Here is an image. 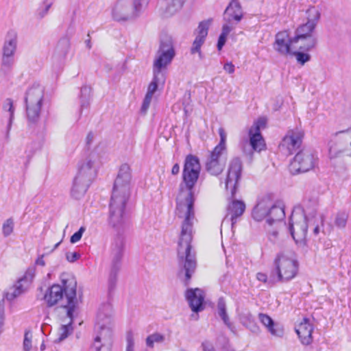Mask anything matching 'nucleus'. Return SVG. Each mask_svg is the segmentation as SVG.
<instances>
[{"label": "nucleus", "instance_id": "2", "mask_svg": "<svg viewBox=\"0 0 351 351\" xmlns=\"http://www.w3.org/2000/svg\"><path fill=\"white\" fill-rule=\"evenodd\" d=\"M132 173L130 166L121 165L114 182L109 203L108 224L118 232L111 245L112 263L108 280V293L110 297L116 289L118 274L125 247V239L121 232L126 226V206L131 194Z\"/></svg>", "mask_w": 351, "mask_h": 351}, {"label": "nucleus", "instance_id": "24", "mask_svg": "<svg viewBox=\"0 0 351 351\" xmlns=\"http://www.w3.org/2000/svg\"><path fill=\"white\" fill-rule=\"evenodd\" d=\"M285 217V210L282 207L269 203L267 219L266 223L271 226L276 222L280 221Z\"/></svg>", "mask_w": 351, "mask_h": 351}, {"label": "nucleus", "instance_id": "13", "mask_svg": "<svg viewBox=\"0 0 351 351\" xmlns=\"http://www.w3.org/2000/svg\"><path fill=\"white\" fill-rule=\"evenodd\" d=\"M297 42L293 40V36L289 37L287 31L279 32L276 34L274 49L280 55L287 56L292 53L291 46L296 48Z\"/></svg>", "mask_w": 351, "mask_h": 351}, {"label": "nucleus", "instance_id": "64", "mask_svg": "<svg viewBox=\"0 0 351 351\" xmlns=\"http://www.w3.org/2000/svg\"><path fill=\"white\" fill-rule=\"evenodd\" d=\"M85 43L86 45V47L88 49L91 48V43H90V38H88L87 40H86Z\"/></svg>", "mask_w": 351, "mask_h": 351}, {"label": "nucleus", "instance_id": "54", "mask_svg": "<svg viewBox=\"0 0 351 351\" xmlns=\"http://www.w3.org/2000/svg\"><path fill=\"white\" fill-rule=\"evenodd\" d=\"M51 6V3H49L48 5H47L45 6V8L44 9L40 10L38 11V14L40 19L43 18L47 14Z\"/></svg>", "mask_w": 351, "mask_h": 351}, {"label": "nucleus", "instance_id": "58", "mask_svg": "<svg viewBox=\"0 0 351 351\" xmlns=\"http://www.w3.org/2000/svg\"><path fill=\"white\" fill-rule=\"evenodd\" d=\"M150 104L147 101H143V104L141 108V112L145 114L149 108Z\"/></svg>", "mask_w": 351, "mask_h": 351}, {"label": "nucleus", "instance_id": "39", "mask_svg": "<svg viewBox=\"0 0 351 351\" xmlns=\"http://www.w3.org/2000/svg\"><path fill=\"white\" fill-rule=\"evenodd\" d=\"M311 50H302L298 49V51H292L290 55H293L295 57L297 62L301 65H304L305 63L310 61L311 56L308 53Z\"/></svg>", "mask_w": 351, "mask_h": 351}, {"label": "nucleus", "instance_id": "44", "mask_svg": "<svg viewBox=\"0 0 351 351\" xmlns=\"http://www.w3.org/2000/svg\"><path fill=\"white\" fill-rule=\"evenodd\" d=\"M256 278L258 280L266 283L270 287L274 286L276 282H278L277 280H271L272 278L271 271H270L269 277H267V276L265 274L259 272L257 274Z\"/></svg>", "mask_w": 351, "mask_h": 351}, {"label": "nucleus", "instance_id": "36", "mask_svg": "<svg viewBox=\"0 0 351 351\" xmlns=\"http://www.w3.org/2000/svg\"><path fill=\"white\" fill-rule=\"evenodd\" d=\"M158 50L176 53L172 38L168 35L162 36Z\"/></svg>", "mask_w": 351, "mask_h": 351}, {"label": "nucleus", "instance_id": "40", "mask_svg": "<svg viewBox=\"0 0 351 351\" xmlns=\"http://www.w3.org/2000/svg\"><path fill=\"white\" fill-rule=\"evenodd\" d=\"M348 214L345 211H340L337 213L335 218V225L340 229L344 228L346 226Z\"/></svg>", "mask_w": 351, "mask_h": 351}, {"label": "nucleus", "instance_id": "37", "mask_svg": "<svg viewBox=\"0 0 351 351\" xmlns=\"http://www.w3.org/2000/svg\"><path fill=\"white\" fill-rule=\"evenodd\" d=\"M306 14L307 16L306 23H309L310 25H313V27H316L321 16L319 10L315 6H311L306 10Z\"/></svg>", "mask_w": 351, "mask_h": 351}, {"label": "nucleus", "instance_id": "10", "mask_svg": "<svg viewBox=\"0 0 351 351\" xmlns=\"http://www.w3.org/2000/svg\"><path fill=\"white\" fill-rule=\"evenodd\" d=\"M317 157L313 151L306 149L300 150L289 165V170L291 174L296 175L307 172L315 165Z\"/></svg>", "mask_w": 351, "mask_h": 351}, {"label": "nucleus", "instance_id": "14", "mask_svg": "<svg viewBox=\"0 0 351 351\" xmlns=\"http://www.w3.org/2000/svg\"><path fill=\"white\" fill-rule=\"evenodd\" d=\"M336 136L341 135V140L343 141L341 148L330 146L329 148V155L330 158L339 157L341 154L348 156H351V129L346 131L342 130L335 133Z\"/></svg>", "mask_w": 351, "mask_h": 351}, {"label": "nucleus", "instance_id": "1", "mask_svg": "<svg viewBox=\"0 0 351 351\" xmlns=\"http://www.w3.org/2000/svg\"><path fill=\"white\" fill-rule=\"evenodd\" d=\"M201 171V165L197 156L189 154L184 160L182 181L179 185V193L185 190L187 195L184 200L176 202V213L179 218H183L182 230L178 243V275L184 277V283L188 286L197 267L195 251H192L193 220L195 219L194 204L195 201L194 187Z\"/></svg>", "mask_w": 351, "mask_h": 351}, {"label": "nucleus", "instance_id": "23", "mask_svg": "<svg viewBox=\"0 0 351 351\" xmlns=\"http://www.w3.org/2000/svg\"><path fill=\"white\" fill-rule=\"evenodd\" d=\"M212 22V19H208L201 21L197 28V35L195 37L193 43H194V49L197 50L199 46H202L206 40L208 35L209 26Z\"/></svg>", "mask_w": 351, "mask_h": 351}, {"label": "nucleus", "instance_id": "43", "mask_svg": "<svg viewBox=\"0 0 351 351\" xmlns=\"http://www.w3.org/2000/svg\"><path fill=\"white\" fill-rule=\"evenodd\" d=\"M32 334L30 330H25L23 343V351H30L32 350Z\"/></svg>", "mask_w": 351, "mask_h": 351}, {"label": "nucleus", "instance_id": "7", "mask_svg": "<svg viewBox=\"0 0 351 351\" xmlns=\"http://www.w3.org/2000/svg\"><path fill=\"white\" fill-rule=\"evenodd\" d=\"M150 0H118L112 10L117 22L134 21L141 16Z\"/></svg>", "mask_w": 351, "mask_h": 351}, {"label": "nucleus", "instance_id": "26", "mask_svg": "<svg viewBox=\"0 0 351 351\" xmlns=\"http://www.w3.org/2000/svg\"><path fill=\"white\" fill-rule=\"evenodd\" d=\"M270 202L268 199L261 200L253 208L252 216L257 221L267 219L268 210Z\"/></svg>", "mask_w": 351, "mask_h": 351}, {"label": "nucleus", "instance_id": "41", "mask_svg": "<svg viewBox=\"0 0 351 351\" xmlns=\"http://www.w3.org/2000/svg\"><path fill=\"white\" fill-rule=\"evenodd\" d=\"M165 336L162 334L155 332L146 338V345L149 348H154V343H162L165 341Z\"/></svg>", "mask_w": 351, "mask_h": 351}, {"label": "nucleus", "instance_id": "38", "mask_svg": "<svg viewBox=\"0 0 351 351\" xmlns=\"http://www.w3.org/2000/svg\"><path fill=\"white\" fill-rule=\"evenodd\" d=\"M217 310L218 314L228 326H230L228 315L226 313V305L225 300L223 298H220L217 302Z\"/></svg>", "mask_w": 351, "mask_h": 351}, {"label": "nucleus", "instance_id": "62", "mask_svg": "<svg viewBox=\"0 0 351 351\" xmlns=\"http://www.w3.org/2000/svg\"><path fill=\"white\" fill-rule=\"evenodd\" d=\"M152 97H153V95H151L149 93H146L145 98L143 99V100L145 101H147V103H149L150 104V103L152 101Z\"/></svg>", "mask_w": 351, "mask_h": 351}, {"label": "nucleus", "instance_id": "8", "mask_svg": "<svg viewBox=\"0 0 351 351\" xmlns=\"http://www.w3.org/2000/svg\"><path fill=\"white\" fill-rule=\"evenodd\" d=\"M299 264L297 260L289 258L282 253L276 255L271 269V280L278 282H287L298 274Z\"/></svg>", "mask_w": 351, "mask_h": 351}, {"label": "nucleus", "instance_id": "28", "mask_svg": "<svg viewBox=\"0 0 351 351\" xmlns=\"http://www.w3.org/2000/svg\"><path fill=\"white\" fill-rule=\"evenodd\" d=\"M92 99V88L89 86L84 85L80 89L79 95L80 99V112L82 113L84 109H88L90 106Z\"/></svg>", "mask_w": 351, "mask_h": 351}, {"label": "nucleus", "instance_id": "6", "mask_svg": "<svg viewBox=\"0 0 351 351\" xmlns=\"http://www.w3.org/2000/svg\"><path fill=\"white\" fill-rule=\"evenodd\" d=\"M45 88L38 83H34L26 91L24 101L29 125L38 123L43 106Z\"/></svg>", "mask_w": 351, "mask_h": 351}, {"label": "nucleus", "instance_id": "55", "mask_svg": "<svg viewBox=\"0 0 351 351\" xmlns=\"http://www.w3.org/2000/svg\"><path fill=\"white\" fill-rule=\"evenodd\" d=\"M231 30L232 27L229 25L224 24L222 27V31L221 34L228 36Z\"/></svg>", "mask_w": 351, "mask_h": 351}, {"label": "nucleus", "instance_id": "33", "mask_svg": "<svg viewBox=\"0 0 351 351\" xmlns=\"http://www.w3.org/2000/svg\"><path fill=\"white\" fill-rule=\"evenodd\" d=\"M15 63L14 57H8L1 56L0 73L4 76L10 75L13 69Z\"/></svg>", "mask_w": 351, "mask_h": 351}, {"label": "nucleus", "instance_id": "42", "mask_svg": "<svg viewBox=\"0 0 351 351\" xmlns=\"http://www.w3.org/2000/svg\"><path fill=\"white\" fill-rule=\"evenodd\" d=\"M14 230V221L12 218H9L3 223L2 232L5 237L10 236Z\"/></svg>", "mask_w": 351, "mask_h": 351}, {"label": "nucleus", "instance_id": "35", "mask_svg": "<svg viewBox=\"0 0 351 351\" xmlns=\"http://www.w3.org/2000/svg\"><path fill=\"white\" fill-rule=\"evenodd\" d=\"M241 323L249 328L252 332L256 333L259 330V328L255 322L254 317L250 313H243L241 317Z\"/></svg>", "mask_w": 351, "mask_h": 351}, {"label": "nucleus", "instance_id": "61", "mask_svg": "<svg viewBox=\"0 0 351 351\" xmlns=\"http://www.w3.org/2000/svg\"><path fill=\"white\" fill-rule=\"evenodd\" d=\"M180 171V165L178 163H176L172 169H171V173L173 175H177Z\"/></svg>", "mask_w": 351, "mask_h": 351}, {"label": "nucleus", "instance_id": "46", "mask_svg": "<svg viewBox=\"0 0 351 351\" xmlns=\"http://www.w3.org/2000/svg\"><path fill=\"white\" fill-rule=\"evenodd\" d=\"M58 49H61L60 53L65 56L69 49V40L66 38L60 39L57 45Z\"/></svg>", "mask_w": 351, "mask_h": 351}, {"label": "nucleus", "instance_id": "51", "mask_svg": "<svg viewBox=\"0 0 351 351\" xmlns=\"http://www.w3.org/2000/svg\"><path fill=\"white\" fill-rule=\"evenodd\" d=\"M201 347L203 351H216L213 343L207 340L202 343Z\"/></svg>", "mask_w": 351, "mask_h": 351}, {"label": "nucleus", "instance_id": "16", "mask_svg": "<svg viewBox=\"0 0 351 351\" xmlns=\"http://www.w3.org/2000/svg\"><path fill=\"white\" fill-rule=\"evenodd\" d=\"M263 124H265L264 121L259 119L249 130L250 144L254 151L261 152L265 148V141L260 128Z\"/></svg>", "mask_w": 351, "mask_h": 351}, {"label": "nucleus", "instance_id": "4", "mask_svg": "<svg viewBox=\"0 0 351 351\" xmlns=\"http://www.w3.org/2000/svg\"><path fill=\"white\" fill-rule=\"evenodd\" d=\"M62 285L54 284L49 287L43 297L48 307H52L63 299L65 295L66 302L61 307L66 310V316L71 317L77 306V281L73 276L62 278Z\"/></svg>", "mask_w": 351, "mask_h": 351}, {"label": "nucleus", "instance_id": "49", "mask_svg": "<svg viewBox=\"0 0 351 351\" xmlns=\"http://www.w3.org/2000/svg\"><path fill=\"white\" fill-rule=\"evenodd\" d=\"M126 341H127V346H126V350H134V339H133V335L131 331L128 332L127 336H126Z\"/></svg>", "mask_w": 351, "mask_h": 351}, {"label": "nucleus", "instance_id": "11", "mask_svg": "<svg viewBox=\"0 0 351 351\" xmlns=\"http://www.w3.org/2000/svg\"><path fill=\"white\" fill-rule=\"evenodd\" d=\"M289 230L296 243H303L308 232L307 218L302 213L291 214L289 218Z\"/></svg>", "mask_w": 351, "mask_h": 351}, {"label": "nucleus", "instance_id": "31", "mask_svg": "<svg viewBox=\"0 0 351 351\" xmlns=\"http://www.w3.org/2000/svg\"><path fill=\"white\" fill-rule=\"evenodd\" d=\"M69 318V322L66 324H62L58 330V337L54 341L55 343H60L66 339L69 335L73 331L72 326L74 321V312H72V316L67 317Z\"/></svg>", "mask_w": 351, "mask_h": 351}, {"label": "nucleus", "instance_id": "56", "mask_svg": "<svg viewBox=\"0 0 351 351\" xmlns=\"http://www.w3.org/2000/svg\"><path fill=\"white\" fill-rule=\"evenodd\" d=\"M201 47H202V46H199V49H198L195 50V49H194V43H193V46H192V47H191V54H194V53H198V56H199V59H200V60H202V59L204 58V56H203V54H202V51H201Z\"/></svg>", "mask_w": 351, "mask_h": 351}, {"label": "nucleus", "instance_id": "12", "mask_svg": "<svg viewBox=\"0 0 351 351\" xmlns=\"http://www.w3.org/2000/svg\"><path fill=\"white\" fill-rule=\"evenodd\" d=\"M304 136V132L302 130L298 128L290 130L282 138L280 147L287 148L289 154H292L302 145Z\"/></svg>", "mask_w": 351, "mask_h": 351}, {"label": "nucleus", "instance_id": "52", "mask_svg": "<svg viewBox=\"0 0 351 351\" xmlns=\"http://www.w3.org/2000/svg\"><path fill=\"white\" fill-rule=\"evenodd\" d=\"M226 40L227 36L220 34L217 44V47L219 51H221L223 47L226 44Z\"/></svg>", "mask_w": 351, "mask_h": 351}, {"label": "nucleus", "instance_id": "60", "mask_svg": "<svg viewBox=\"0 0 351 351\" xmlns=\"http://www.w3.org/2000/svg\"><path fill=\"white\" fill-rule=\"evenodd\" d=\"M44 254L40 256L36 261V264L44 267L45 265V262L43 260Z\"/></svg>", "mask_w": 351, "mask_h": 351}, {"label": "nucleus", "instance_id": "32", "mask_svg": "<svg viewBox=\"0 0 351 351\" xmlns=\"http://www.w3.org/2000/svg\"><path fill=\"white\" fill-rule=\"evenodd\" d=\"M112 313V306L109 303L104 304L99 309L97 313V319L99 322L104 321L101 324V328H103L106 324H108L110 321Z\"/></svg>", "mask_w": 351, "mask_h": 351}, {"label": "nucleus", "instance_id": "9", "mask_svg": "<svg viewBox=\"0 0 351 351\" xmlns=\"http://www.w3.org/2000/svg\"><path fill=\"white\" fill-rule=\"evenodd\" d=\"M315 29L309 23L301 24L295 29L293 40L298 43V49L312 50L316 47L317 38L313 34Z\"/></svg>", "mask_w": 351, "mask_h": 351}, {"label": "nucleus", "instance_id": "22", "mask_svg": "<svg viewBox=\"0 0 351 351\" xmlns=\"http://www.w3.org/2000/svg\"><path fill=\"white\" fill-rule=\"evenodd\" d=\"M175 56L176 53L158 50L157 57L153 64V70L166 73L167 65L171 62Z\"/></svg>", "mask_w": 351, "mask_h": 351}, {"label": "nucleus", "instance_id": "30", "mask_svg": "<svg viewBox=\"0 0 351 351\" xmlns=\"http://www.w3.org/2000/svg\"><path fill=\"white\" fill-rule=\"evenodd\" d=\"M205 167L206 171L209 174L217 176L223 172L225 168V163L221 162L219 160L208 158Z\"/></svg>", "mask_w": 351, "mask_h": 351}, {"label": "nucleus", "instance_id": "29", "mask_svg": "<svg viewBox=\"0 0 351 351\" xmlns=\"http://www.w3.org/2000/svg\"><path fill=\"white\" fill-rule=\"evenodd\" d=\"M153 79L147 88V93L154 95L158 90L160 84H164L166 80L165 72L153 70Z\"/></svg>", "mask_w": 351, "mask_h": 351}, {"label": "nucleus", "instance_id": "53", "mask_svg": "<svg viewBox=\"0 0 351 351\" xmlns=\"http://www.w3.org/2000/svg\"><path fill=\"white\" fill-rule=\"evenodd\" d=\"M223 69L228 73L232 74L234 72V65L231 62H226L223 66Z\"/></svg>", "mask_w": 351, "mask_h": 351}, {"label": "nucleus", "instance_id": "15", "mask_svg": "<svg viewBox=\"0 0 351 351\" xmlns=\"http://www.w3.org/2000/svg\"><path fill=\"white\" fill-rule=\"evenodd\" d=\"M185 296L192 311L199 313L204 308V294L199 288L188 289L186 291Z\"/></svg>", "mask_w": 351, "mask_h": 351}, {"label": "nucleus", "instance_id": "18", "mask_svg": "<svg viewBox=\"0 0 351 351\" xmlns=\"http://www.w3.org/2000/svg\"><path fill=\"white\" fill-rule=\"evenodd\" d=\"M18 36L15 30H9L5 37L2 47L3 56L14 57L17 49Z\"/></svg>", "mask_w": 351, "mask_h": 351}, {"label": "nucleus", "instance_id": "63", "mask_svg": "<svg viewBox=\"0 0 351 351\" xmlns=\"http://www.w3.org/2000/svg\"><path fill=\"white\" fill-rule=\"evenodd\" d=\"M319 233V226H316L313 229V234L315 235H317Z\"/></svg>", "mask_w": 351, "mask_h": 351}, {"label": "nucleus", "instance_id": "27", "mask_svg": "<svg viewBox=\"0 0 351 351\" xmlns=\"http://www.w3.org/2000/svg\"><path fill=\"white\" fill-rule=\"evenodd\" d=\"M258 317L261 322L267 328L268 331L271 335L277 337L282 336L284 333L283 329L277 327V324L271 317L264 313H259Z\"/></svg>", "mask_w": 351, "mask_h": 351}, {"label": "nucleus", "instance_id": "34", "mask_svg": "<svg viewBox=\"0 0 351 351\" xmlns=\"http://www.w3.org/2000/svg\"><path fill=\"white\" fill-rule=\"evenodd\" d=\"M3 109L4 110L8 111V112H10L9 121H8V125H7V133H6V136H5V138L7 139H8L9 138L10 131L11 130L12 121H13V119H14V106H13V101H12V99L7 98L4 101L3 104Z\"/></svg>", "mask_w": 351, "mask_h": 351}, {"label": "nucleus", "instance_id": "47", "mask_svg": "<svg viewBox=\"0 0 351 351\" xmlns=\"http://www.w3.org/2000/svg\"><path fill=\"white\" fill-rule=\"evenodd\" d=\"M85 230L86 228L84 226L80 227V229L71 237L70 242L71 243H75L79 241Z\"/></svg>", "mask_w": 351, "mask_h": 351}, {"label": "nucleus", "instance_id": "25", "mask_svg": "<svg viewBox=\"0 0 351 351\" xmlns=\"http://www.w3.org/2000/svg\"><path fill=\"white\" fill-rule=\"evenodd\" d=\"M219 135L220 136V141L218 145H217L213 151L210 152L208 158L213 160H219L224 152H226V133L223 128H220L219 129Z\"/></svg>", "mask_w": 351, "mask_h": 351}, {"label": "nucleus", "instance_id": "59", "mask_svg": "<svg viewBox=\"0 0 351 351\" xmlns=\"http://www.w3.org/2000/svg\"><path fill=\"white\" fill-rule=\"evenodd\" d=\"M278 232L276 230H272L271 232H269V239L275 243V240L277 238Z\"/></svg>", "mask_w": 351, "mask_h": 351}, {"label": "nucleus", "instance_id": "20", "mask_svg": "<svg viewBox=\"0 0 351 351\" xmlns=\"http://www.w3.org/2000/svg\"><path fill=\"white\" fill-rule=\"evenodd\" d=\"M23 285L21 282L17 281L16 285L12 287L10 290L5 292L3 295V298L0 300V327L3 325L4 320V298L9 301L13 300L14 298L20 295L23 293Z\"/></svg>", "mask_w": 351, "mask_h": 351}, {"label": "nucleus", "instance_id": "45", "mask_svg": "<svg viewBox=\"0 0 351 351\" xmlns=\"http://www.w3.org/2000/svg\"><path fill=\"white\" fill-rule=\"evenodd\" d=\"M35 276V269L33 268H29L26 272L25 273L24 276L20 278L18 281L19 282H21V284L24 282L30 283Z\"/></svg>", "mask_w": 351, "mask_h": 351}, {"label": "nucleus", "instance_id": "19", "mask_svg": "<svg viewBox=\"0 0 351 351\" xmlns=\"http://www.w3.org/2000/svg\"><path fill=\"white\" fill-rule=\"evenodd\" d=\"M186 0H160L161 14L163 17H170L179 12Z\"/></svg>", "mask_w": 351, "mask_h": 351}, {"label": "nucleus", "instance_id": "17", "mask_svg": "<svg viewBox=\"0 0 351 351\" xmlns=\"http://www.w3.org/2000/svg\"><path fill=\"white\" fill-rule=\"evenodd\" d=\"M243 17V13L241 3L238 0H232L224 11L223 20L230 24L233 21L237 24Z\"/></svg>", "mask_w": 351, "mask_h": 351}, {"label": "nucleus", "instance_id": "5", "mask_svg": "<svg viewBox=\"0 0 351 351\" xmlns=\"http://www.w3.org/2000/svg\"><path fill=\"white\" fill-rule=\"evenodd\" d=\"M94 160L87 158L78 164L77 173L73 178L70 191L71 196L73 199L82 198L96 177L97 171L94 167Z\"/></svg>", "mask_w": 351, "mask_h": 351}, {"label": "nucleus", "instance_id": "50", "mask_svg": "<svg viewBox=\"0 0 351 351\" xmlns=\"http://www.w3.org/2000/svg\"><path fill=\"white\" fill-rule=\"evenodd\" d=\"M80 258V254L77 252H67L66 254V258L70 263H74L77 260H78Z\"/></svg>", "mask_w": 351, "mask_h": 351}, {"label": "nucleus", "instance_id": "48", "mask_svg": "<svg viewBox=\"0 0 351 351\" xmlns=\"http://www.w3.org/2000/svg\"><path fill=\"white\" fill-rule=\"evenodd\" d=\"M104 345L101 343V337L97 336L90 346V351H100Z\"/></svg>", "mask_w": 351, "mask_h": 351}, {"label": "nucleus", "instance_id": "57", "mask_svg": "<svg viewBox=\"0 0 351 351\" xmlns=\"http://www.w3.org/2000/svg\"><path fill=\"white\" fill-rule=\"evenodd\" d=\"M94 138V134L92 132H89L86 138V145L89 147Z\"/></svg>", "mask_w": 351, "mask_h": 351}, {"label": "nucleus", "instance_id": "21", "mask_svg": "<svg viewBox=\"0 0 351 351\" xmlns=\"http://www.w3.org/2000/svg\"><path fill=\"white\" fill-rule=\"evenodd\" d=\"M313 330V326L307 318H304L303 322L295 328V332L304 345H309L312 342Z\"/></svg>", "mask_w": 351, "mask_h": 351}, {"label": "nucleus", "instance_id": "3", "mask_svg": "<svg viewBox=\"0 0 351 351\" xmlns=\"http://www.w3.org/2000/svg\"><path fill=\"white\" fill-rule=\"evenodd\" d=\"M243 165L239 157L232 158L229 164L228 174L226 178V189L230 188V199H232L227 208V214L222 221V225L230 222L232 228L237 223V219L241 217L245 210V204L241 200L234 199L238 189V183L241 179Z\"/></svg>", "mask_w": 351, "mask_h": 351}]
</instances>
